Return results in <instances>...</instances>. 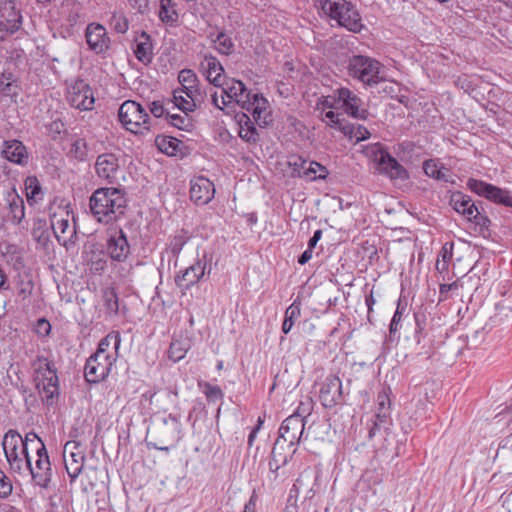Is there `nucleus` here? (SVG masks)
Here are the masks:
<instances>
[{
    "label": "nucleus",
    "instance_id": "nucleus-1",
    "mask_svg": "<svg viewBox=\"0 0 512 512\" xmlns=\"http://www.w3.org/2000/svg\"><path fill=\"white\" fill-rule=\"evenodd\" d=\"M89 205L97 221L108 224L124 213L126 199L117 188H99L90 197Z\"/></svg>",
    "mask_w": 512,
    "mask_h": 512
},
{
    "label": "nucleus",
    "instance_id": "nucleus-2",
    "mask_svg": "<svg viewBox=\"0 0 512 512\" xmlns=\"http://www.w3.org/2000/svg\"><path fill=\"white\" fill-rule=\"evenodd\" d=\"M159 110L160 104L153 101L150 111L154 115V120L160 117ZM118 117L125 129L135 134L148 132L153 124V118L145 112L139 103L132 100L122 103L118 111Z\"/></svg>",
    "mask_w": 512,
    "mask_h": 512
},
{
    "label": "nucleus",
    "instance_id": "nucleus-3",
    "mask_svg": "<svg viewBox=\"0 0 512 512\" xmlns=\"http://www.w3.org/2000/svg\"><path fill=\"white\" fill-rule=\"evenodd\" d=\"M322 11L349 31L359 32L362 27L361 17L357 9L346 0H321Z\"/></svg>",
    "mask_w": 512,
    "mask_h": 512
},
{
    "label": "nucleus",
    "instance_id": "nucleus-4",
    "mask_svg": "<svg viewBox=\"0 0 512 512\" xmlns=\"http://www.w3.org/2000/svg\"><path fill=\"white\" fill-rule=\"evenodd\" d=\"M304 427V419L299 414H293L282 422L279 428V437L275 441L271 452V460L269 462L270 469L274 468V464L276 470L279 468L277 459L278 449H282L285 444L292 447L299 443Z\"/></svg>",
    "mask_w": 512,
    "mask_h": 512
},
{
    "label": "nucleus",
    "instance_id": "nucleus-5",
    "mask_svg": "<svg viewBox=\"0 0 512 512\" xmlns=\"http://www.w3.org/2000/svg\"><path fill=\"white\" fill-rule=\"evenodd\" d=\"M348 73L368 86L385 80L382 65L377 60L363 55H354L348 60Z\"/></svg>",
    "mask_w": 512,
    "mask_h": 512
},
{
    "label": "nucleus",
    "instance_id": "nucleus-6",
    "mask_svg": "<svg viewBox=\"0 0 512 512\" xmlns=\"http://www.w3.org/2000/svg\"><path fill=\"white\" fill-rule=\"evenodd\" d=\"M2 446L12 470L20 472L24 465L29 464L26 442L18 432L9 430L3 438Z\"/></svg>",
    "mask_w": 512,
    "mask_h": 512
},
{
    "label": "nucleus",
    "instance_id": "nucleus-7",
    "mask_svg": "<svg viewBox=\"0 0 512 512\" xmlns=\"http://www.w3.org/2000/svg\"><path fill=\"white\" fill-rule=\"evenodd\" d=\"M375 169L389 176L391 179H403L406 177V170L398 161L393 158L380 144H375L367 150Z\"/></svg>",
    "mask_w": 512,
    "mask_h": 512
},
{
    "label": "nucleus",
    "instance_id": "nucleus-8",
    "mask_svg": "<svg viewBox=\"0 0 512 512\" xmlns=\"http://www.w3.org/2000/svg\"><path fill=\"white\" fill-rule=\"evenodd\" d=\"M115 361V352L106 354L102 351H96L86 361L84 369L86 380L90 383H98L104 380L109 375Z\"/></svg>",
    "mask_w": 512,
    "mask_h": 512
},
{
    "label": "nucleus",
    "instance_id": "nucleus-9",
    "mask_svg": "<svg viewBox=\"0 0 512 512\" xmlns=\"http://www.w3.org/2000/svg\"><path fill=\"white\" fill-rule=\"evenodd\" d=\"M63 461L70 482L73 483L84 470L85 450L77 441H68L63 448Z\"/></svg>",
    "mask_w": 512,
    "mask_h": 512
},
{
    "label": "nucleus",
    "instance_id": "nucleus-10",
    "mask_svg": "<svg viewBox=\"0 0 512 512\" xmlns=\"http://www.w3.org/2000/svg\"><path fill=\"white\" fill-rule=\"evenodd\" d=\"M51 228L58 242L68 248L69 244H74L76 236L75 223L70 222V213L64 208H59L51 216Z\"/></svg>",
    "mask_w": 512,
    "mask_h": 512
},
{
    "label": "nucleus",
    "instance_id": "nucleus-11",
    "mask_svg": "<svg viewBox=\"0 0 512 512\" xmlns=\"http://www.w3.org/2000/svg\"><path fill=\"white\" fill-rule=\"evenodd\" d=\"M24 468H27L30 471L32 479L36 485L42 488L48 487L51 480V467L49 457L43 443H41V447L37 448L34 464L29 457V464L24 465Z\"/></svg>",
    "mask_w": 512,
    "mask_h": 512
},
{
    "label": "nucleus",
    "instance_id": "nucleus-12",
    "mask_svg": "<svg viewBox=\"0 0 512 512\" xmlns=\"http://www.w3.org/2000/svg\"><path fill=\"white\" fill-rule=\"evenodd\" d=\"M467 186L479 196L485 197L495 203L512 207V196L507 190L473 178L468 180Z\"/></svg>",
    "mask_w": 512,
    "mask_h": 512
},
{
    "label": "nucleus",
    "instance_id": "nucleus-13",
    "mask_svg": "<svg viewBox=\"0 0 512 512\" xmlns=\"http://www.w3.org/2000/svg\"><path fill=\"white\" fill-rule=\"evenodd\" d=\"M67 100L72 107L84 111L91 110L95 101L90 86L84 80H76L69 86Z\"/></svg>",
    "mask_w": 512,
    "mask_h": 512
},
{
    "label": "nucleus",
    "instance_id": "nucleus-14",
    "mask_svg": "<svg viewBox=\"0 0 512 512\" xmlns=\"http://www.w3.org/2000/svg\"><path fill=\"white\" fill-rule=\"evenodd\" d=\"M95 172L100 179L107 183H117L121 175L119 159L113 153L99 155L95 162Z\"/></svg>",
    "mask_w": 512,
    "mask_h": 512
},
{
    "label": "nucleus",
    "instance_id": "nucleus-15",
    "mask_svg": "<svg viewBox=\"0 0 512 512\" xmlns=\"http://www.w3.org/2000/svg\"><path fill=\"white\" fill-rule=\"evenodd\" d=\"M343 398L342 382L336 375H329L322 382L319 390V400L326 408H333L341 403Z\"/></svg>",
    "mask_w": 512,
    "mask_h": 512
},
{
    "label": "nucleus",
    "instance_id": "nucleus-16",
    "mask_svg": "<svg viewBox=\"0 0 512 512\" xmlns=\"http://www.w3.org/2000/svg\"><path fill=\"white\" fill-rule=\"evenodd\" d=\"M338 102L347 114L350 116L365 120L369 113L366 108L363 107V101L348 88H340L337 91Z\"/></svg>",
    "mask_w": 512,
    "mask_h": 512
},
{
    "label": "nucleus",
    "instance_id": "nucleus-17",
    "mask_svg": "<svg viewBox=\"0 0 512 512\" xmlns=\"http://www.w3.org/2000/svg\"><path fill=\"white\" fill-rule=\"evenodd\" d=\"M242 108L251 113L259 125H267L270 121L269 103L262 95L254 94L242 105Z\"/></svg>",
    "mask_w": 512,
    "mask_h": 512
},
{
    "label": "nucleus",
    "instance_id": "nucleus-18",
    "mask_svg": "<svg viewBox=\"0 0 512 512\" xmlns=\"http://www.w3.org/2000/svg\"><path fill=\"white\" fill-rule=\"evenodd\" d=\"M214 193V184L209 179L200 176L191 181L190 198L196 205L209 203Z\"/></svg>",
    "mask_w": 512,
    "mask_h": 512
},
{
    "label": "nucleus",
    "instance_id": "nucleus-19",
    "mask_svg": "<svg viewBox=\"0 0 512 512\" xmlns=\"http://www.w3.org/2000/svg\"><path fill=\"white\" fill-rule=\"evenodd\" d=\"M84 260L93 273L101 274L107 266V257L102 245L89 242L84 249Z\"/></svg>",
    "mask_w": 512,
    "mask_h": 512
},
{
    "label": "nucleus",
    "instance_id": "nucleus-20",
    "mask_svg": "<svg viewBox=\"0 0 512 512\" xmlns=\"http://www.w3.org/2000/svg\"><path fill=\"white\" fill-rule=\"evenodd\" d=\"M86 41L91 50L103 53L109 48L110 39L104 26L91 23L86 28Z\"/></svg>",
    "mask_w": 512,
    "mask_h": 512
},
{
    "label": "nucleus",
    "instance_id": "nucleus-21",
    "mask_svg": "<svg viewBox=\"0 0 512 512\" xmlns=\"http://www.w3.org/2000/svg\"><path fill=\"white\" fill-rule=\"evenodd\" d=\"M107 251L111 259L122 262L130 253V246L122 230L116 231L107 242Z\"/></svg>",
    "mask_w": 512,
    "mask_h": 512
},
{
    "label": "nucleus",
    "instance_id": "nucleus-22",
    "mask_svg": "<svg viewBox=\"0 0 512 512\" xmlns=\"http://www.w3.org/2000/svg\"><path fill=\"white\" fill-rule=\"evenodd\" d=\"M200 67L206 76V79L214 86H222L224 80V68L219 60L213 55H204Z\"/></svg>",
    "mask_w": 512,
    "mask_h": 512
},
{
    "label": "nucleus",
    "instance_id": "nucleus-23",
    "mask_svg": "<svg viewBox=\"0 0 512 512\" xmlns=\"http://www.w3.org/2000/svg\"><path fill=\"white\" fill-rule=\"evenodd\" d=\"M222 90L227 99L231 102L234 100L241 106L250 97V92L246 89L243 82L236 79H228L222 81Z\"/></svg>",
    "mask_w": 512,
    "mask_h": 512
},
{
    "label": "nucleus",
    "instance_id": "nucleus-24",
    "mask_svg": "<svg viewBox=\"0 0 512 512\" xmlns=\"http://www.w3.org/2000/svg\"><path fill=\"white\" fill-rule=\"evenodd\" d=\"M32 236L37 243V248L48 251L52 245L49 226L46 220L36 218L33 220Z\"/></svg>",
    "mask_w": 512,
    "mask_h": 512
},
{
    "label": "nucleus",
    "instance_id": "nucleus-25",
    "mask_svg": "<svg viewBox=\"0 0 512 512\" xmlns=\"http://www.w3.org/2000/svg\"><path fill=\"white\" fill-rule=\"evenodd\" d=\"M205 264L201 261L195 262L193 265L185 269L181 276L176 278V282L180 287L189 288L196 284L204 275Z\"/></svg>",
    "mask_w": 512,
    "mask_h": 512
},
{
    "label": "nucleus",
    "instance_id": "nucleus-26",
    "mask_svg": "<svg viewBox=\"0 0 512 512\" xmlns=\"http://www.w3.org/2000/svg\"><path fill=\"white\" fill-rule=\"evenodd\" d=\"M318 475L311 469H306L294 484L298 492H302L306 498H312L316 494L314 486L316 485Z\"/></svg>",
    "mask_w": 512,
    "mask_h": 512
},
{
    "label": "nucleus",
    "instance_id": "nucleus-27",
    "mask_svg": "<svg viewBox=\"0 0 512 512\" xmlns=\"http://www.w3.org/2000/svg\"><path fill=\"white\" fill-rule=\"evenodd\" d=\"M34 370H35V382L36 383H42L44 381H50L53 379H58V376L56 374V370L53 368L52 363L48 361L47 358L44 357H38L34 363Z\"/></svg>",
    "mask_w": 512,
    "mask_h": 512
},
{
    "label": "nucleus",
    "instance_id": "nucleus-28",
    "mask_svg": "<svg viewBox=\"0 0 512 512\" xmlns=\"http://www.w3.org/2000/svg\"><path fill=\"white\" fill-rule=\"evenodd\" d=\"M2 154L7 160L18 164L27 157L25 146L17 140L6 141Z\"/></svg>",
    "mask_w": 512,
    "mask_h": 512
},
{
    "label": "nucleus",
    "instance_id": "nucleus-29",
    "mask_svg": "<svg viewBox=\"0 0 512 512\" xmlns=\"http://www.w3.org/2000/svg\"><path fill=\"white\" fill-rule=\"evenodd\" d=\"M307 163L306 160L302 159L301 157H298L293 165L295 166H299L301 169L304 170V175L310 177V179H325L327 174H328V171L326 169V167H324L323 165H321L320 163L318 162H315V161H311L309 163V167L306 168L305 167V164Z\"/></svg>",
    "mask_w": 512,
    "mask_h": 512
},
{
    "label": "nucleus",
    "instance_id": "nucleus-30",
    "mask_svg": "<svg viewBox=\"0 0 512 512\" xmlns=\"http://www.w3.org/2000/svg\"><path fill=\"white\" fill-rule=\"evenodd\" d=\"M7 202L9 209L7 218L13 223H20V221L24 218L25 215L23 199L16 194H10L7 199Z\"/></svg>",
    "mask_w": 512,
    "mask_h": 512
},
{
    "label": "nucleus",
    "instance_id": "nucleus-31",
    "mask_svg": "<svg viewBox=\"0 0 512 512\" xmlns=\"http://www.w3.org/2000/svg\"><path fill=\"white\" fill-rule=\"evenodd\" d=\"M36 388L42 398L48 405L53 403L55 397L59 395L58 379L36 383Z\"/></svg>",
    "mask_w": 512,
    "mask_h": 512
},
{
    "label": "nucleus",
    "instance_id": "nucleus-32",
    "mask_svg": "<svg viewBox=\"0 0 512 512\" xmlns=\"http://www.w3.org/2000/svg\"><path fill=\"white\" fill-rule=\"evenodd\" d=\"M135 55L143 63H149L152 58V44L148 34L143 32L138 40Z\"/></svg>",
    "mask_w": 512,
    "mask_h": 512
},
{
    "label": "nucleus",
    "instance_id": "nucleus-33",
    "mask_svg": "<svg viewBox=\"0 0 512 512\" xmlns=\"http://www.w3.org/2000/svg\"><path fill=\"white\" fill-rule=\"evenodd\" d=\"M21 27V15L13 12L12 18L0 21V41L17 32Z\"/></svg>",
    "mask_w": 512,
    "mask_h": 512
},
{
    "label": "nucleus",
    "instance_id": "nucleus-34",
    "mask_svg": "<svg viewBox=\"0 0 512 512\" xmlns=\"http://www.w3.org/2000/svg\"><path fill=\"white\" fill-rule=\"evenodd\" d=\"M120 343V334L118 332H111L100 341L97 351H102L103 353L106 354H111L112 352H115L116 358Z\"/></svg>",
    "mask_w": 512,
    "mask_h": 512
},
{
    "label": "nucleus",
    "instance_id": "nucleus-35",
    "mask_svg": "<svg viewBox=\"0 0 512 512\" xmlns=\"http://www.w3.org/2000/svg\"><path fill=\"white\" fill-rule=\"evenodd\" d=\"M188 112H182V114H171L165 112L162 107V117L165 115V120L169 125L174 126L178 129L185 130L190 126V119L188 118Z\"/></svg>",
    "mask_w": 512,
    "mask_h": 512
},
{
    "label": "nucleus",
    "instance_id": "nucleus-36",
    "mask_svg": "<svg viewBox=\"0 0 512 512\" xmlns=\"http://www.w3.org/2000/svg\"><path fill=\"white\" fill-rule=\"evenodd\" d=\"M173 103L182 112H192L195 110L197 104L193 98H188L182 91L178 89L173 91Z\"/></svg>",
    "mask_w": 512,
    "mask_h": 512
},
{
    "label": "nucleus",
    "instance_id": "nucleus-37",
    "mask_svg": "<svg viewBox=\"0 0 512 512\" xmlns=\"http://www.w3.org/2000/svg\"><path fill=\"white\" fill-rule=\"evenodd\" d=\"M300 316V303L294 301L285 311V318L282 324V331L288 334L294 324V321Z\"/></svg>",
    "mask_w": 512,
    "mask_h": 512
},
{
    "label": "nucleus",
    "instance_id": "nucleus-38",
    "mask_svg": "<svg viewBox=\"0 0 512 512\" xmlns=\"http://www.w3.org/2000/svg\"><path fill=\"white\" fill-rule=\"evenodd\" d=\"M341 131L349 138L356 139L357 142L366 140L370 136V132L362 125L345 124L341 127Z\"/></svg>",
    "mask_w": 512,
    "mask_h": 512
},
{
    "label": "nucleus",
    "instance_id": "nucleus-39",
    "mask_svg": "<svg viewBox=\"0 0 512 512\" xmlns=\"http://www.w3.org/2000/svg\"><path fill=\"white\" fill-rule=\"evenodd\" d=\"M496 458L506 462L512 468V433L501 441Z\"/></svg>",
    "mask_w": 512,
    "mask_h": 512
},
{
    "label": "nucleus",
    "instance_id": "nucleus-40",
    "mask_svg": "<svg viewBox=\"0 0 512 512\" xmlns=\"http://www.w3.org/2000/svg\"><path fill=\"white\" fill-rule=\"evenodd\" d=\"M374 417L375 419L373 420V425L369 430L370 439L373 438L381 429H387L390 421V412L377 410Z\"/></svg>",
    "mask_w": 512,
    "mask_h": 512
},
{
    "label": "nucleus",
    "instance_id": "nucleus-41",
    "mask_svg": "<svg viewBox=\"0 0 512 512\" xmlns=\"http://www.w3.org/2000/svg\"><path fill=\"white\" fill-rule=\"evenodd\" d=\"M82 490L88 492L90 489L96 486L99 480V471L96 467L88 466L84 467Z\"/></svg>",
    "mask_w": 512,
    "mask_h": 512
},
{
    "label": "nucleus",
    "instance_id": "nucleus-42",
    "mask_svg": "<svg viewBox=\"0 0 512 512\" xmlns=\"http://www.w3.org/2000/svg\"><path fill=\"white\" fill-rule=\"evenodd\" d=\"M162 153L168 156L182 154L181 141L171 136L162 137Z\"/></svg>",
    "mask_w": 512,
    "mask_h": 512
},
{
    "label": "nucleus",
    "instance_id": "nucleus-43",
    "mask_svg": "<svg viewBox=\"0 0 512 512\" xmlns=\"http://www.w3.org/2000/svg\"><path fill=\"white\" fill-rule=\"evenodd\" d=\"M215 44V49L224 55H229L232 53L234 48V43L232 39L226 35L225 33L221 32L217 35L216 39L213 40Z\"/></svg>",
    "mask_w": 512,
    "mask_h": 512
},
{
    "label": "nucleus",
    "instance_id": "nucleus-44",
    "mask_svg": "<svg viewBox=\"0 0 512 512\" xmlns=\"http://www.w3.org/2000/svg\"><path fill=\"white\" fill-rule=\"evenodd\" d=\"M179 15L171 0H162V23L173 25L178 22Z\"/></svg>",
    "mask_w": 512,
    "mask_h": 512
},
{
    "label": "nucleus",
    "instance_id": "nucleus-45",
    "mask_svg": "<svg viewBox=\"0 0 512 512\" xmlns=\"http://www.w3.org/2000/svg\"><path fill=\"white\" fill-rule=\"evenodd\" d=\"M188 350V345L184 341L175 340L171 343L168 357L174 362L181 360Z\"/></svg>",
    "mask_w": 512,
    "mask_h": 512
},
{
    "label": "nucleus",
    "instance_id": "nucleus-46",
    "mask_svg": "<svg viewBox=\"0 0 512 512\" xmlns=\"http://www.w3.org/2000/svg\"><path fill=\"white\" fill-rule=\"evenodd\" d=\"M470 197L463 194L462 192H455L451 195L450 204L453 209L461 215L466 209V206L470 202Z\"/></svg>",
    "mask_w": 512,
    "mask_h": 512
},
{
    "label": "nucleus",
    "instance_id": "nucleus-47",
    "mask_svg": "<svg viewBox=\"0 0 512 512\" xmlns=\"http://www.w3.org/2000/svg\"><path fill=\"white\" fill-rule=\"evenodd\" d=\"M18 93V87L10 78H6L4 75L0 78V97H14Z\"/></svg>",
    "mask_w": 512,
    "mask_h": 512
},
{
    "label": "nucleus",
    "instance_id": "nucleus-48",
    "mask_svg": "<svg viewBox=\"0 0 512 512\" xmlns=\"http://www.w3.org/2000/svg\"><path fill=\"white\" fill-rule=\"evenodd\" d=\"M178 80L182 88L185 86L193 88V85L199 82L197 75L190 69L181 70L178 75Z\"/></svg>",
    "mask_w": 512,
    "mask_h": 512
},
{
    "label": "nucleus",
    "instance_id": "nucleus-49",
    "mask_svg": "<svg viewBox=\"0 0 512 512\" xmlns=\"http://www.w3.org/2000/svg\"><path fill=\"white\" fill-rule=\"evenodd\" d=\"M25 186L28 200H36L41 194V187L36 177H28Z\"/></svg>",
    "mask_w": 512,
    "mask_h": 512
},
{
    "label": "nucleus",
    "instance_id": "nucleus-50",
    "mask_svg": "<svg viewBox=\"0 0 512 512\" xmlns=\"http://www.w3.org/2000/svg\"><path fill=\"white\" fill-rule=\"evenodd\" d=\"M104 301L105 306L110 313L116 314L118 312V297L113 289H107L104 292Z\"/></svg>",
    "mask_w": 512,
    "mask_h": 512
},
{
    "label": "nucleus",
    "instance_id": "nucleus-51",
    "mask_svg": "<svg viewBox=\"0 0 512 512\" xmlns=\"http://www.w3.org/2000/svg\"><path fill=\"white\" fill-rule=\"evenodd\" d=\"M71 155L78 160H85L87 156V146L83 139H77L71 147Z\"/></svg>",
    "mask_w": 512,
    "mask_h": 512
},
{
    "label": "nucleus",
    "instance_id": "nucleus-52",
    "mask_svg": "<svg viewBox=\"0 0 512 512\" xmlns=\"http://www.w3.org/2000/svg\"><path fill=\"white\" fill-rule=\"evenodd\" d=\"M178 90L182 91V93L185 94L188 98H193L196 104L201 103L204 99V95L201 92L199 82L196 85H193V88L185 86Z\"/></svg>",
    "mask_w": 512,
    "mask_h": 512
},
{
    "label": "nucleus",
    "instance_id": "nucleus-53",
    "mask_svg": "<svg viewBox=\"0 0 512 512\" xmlns=\"http://www.w3.org/2000/svg\"><path fill=\"white\" fill-rule=\"evenodd\" d=\"M239 136L247 142H256L258 140V133L254 126H241Z\"/></svg>",
    "mask_w": 512,
    "mask_h": 512
},
{
    "label": "nucleus",
    "instance_id": "nucleus-54",
    "mask_svg": "<svg viewBox=\"0 0 512 512\" xmlns=\"http://www.w3.org/2000/svg\"><path fill=\"white\" fill-rule=\"evenodd\" d=\"M204 394L209 400L216 401L223 397V393L218 386H213L209 383L204 384Z\"/></svg>",
    "mask_w": 512,
    "mask_h": 512
},
{
    "label": "nucleus",
    "instance_id": "nucleus-55",
    "mask_svg": "<svg viewBox=\"0 0 512 512\" xmlns=\"http://www.w3.org/2000/svg\"><path fill=\"white\" fill-rule=\"evenodd\" d=\"M12 492V484L5 473L0 470V498H5Z\"/></svg>",
    "mask_w": 512,
    "mask_h": 512
},
{
    "label": "nucleus",
    "instance_id": "nucleus-56",
    "mask_svg": "<svg viewBox=\"0 0 512 512\" xmlns=\"http://www.w3.org/2000/svg\"><path fill=\"white\" fill-rule=\"evenodd\" d=\"M377 405H378L377 410L390 412L391 401H390L388 393L385 390H382L378 393Z\"/></svg>",
    "mask_w": 512,
    "mask_h": 512
},
{
    "label": "nucleus",
    "instance_id": "nucleus-57",
    "mask_svg": "<svg viewBox=\"0 0 512 512\" xmlns=\"http://www.w3.org/2000/svg\"><path fill=\"white\" fill-rule=\"evenodd\" d=\"M423 169L427 176L436 179L439 173V163L432 159L426 160L423 164Z\"/></svg>",
    "mask_w": 512,
    "mask_h": 512
},
{
    "label": "nucleus",
    "instance_id": "nucleus-58",
    "mask_svg": "<svg viewBox=\"0 0 512 512\" xmlns=\"http://www.w3.org/2000/svg\"><path fill=\"white\" fill-rule=\"evenodd\" d=\"M459 287H462V283L457 280L451 284H441L440 285V298L439 301H444L448 298V292L457 290Z\"/></svg>",
    "mask_w": 512,
    "mask_h": 512
},
{
    "label": "nucleus",
    "instance_id": "nucleus-59",
    "mask_svg": "<svg viewBox=\"0 0 512 512\" xmlns=\"http://www.w3.org/2000/svg\"><path fill=\"white\" fill-rule=\"evenodd\" d=\"M112 23L114 25V29L118 33H125L128 30V21L122 15L114 14L112 17Z\"/></svg>",
    "mask_w": 512,
    "mask_h": 512
},
{
    "label": "nucleus",
    "instance_id": "nucleus-60",
    "mask_svg": "<svg viewBox=\"0 0 512 512\" xmlns=\"http://www.w3.org/2000/svg\"><path fill=\"white\" fill-rule=\"evenodd\" d=\"M211 102L215 107H217L220 110H223L224 107L230 103L225 93H223V90L221 91L220 95H218L217 92L211 94Z\"/></svg>",
    "mask_w": 512,
    "mask_h": 512
},
{
    "label": "nucleus",
    "instance_id": "nucleus-61",
    "mask_svg": "<svg viewBox=\"0 0 512 512\" xmlns=\"http://www.w3.org/2000/svg\"><path fill=\"white\" fill-rule=\"evenodd\" d=\"M479 209L478 207L475 205V203L472 201V199H470V202L469 204L466 206V209L465 211L463 212V216L469 220V221H472L473 218H476L477 215L479 214Z\"/></svg>",
    "mask_w": 512,
    "mask_h": 512
},
{
    "label": "nucleus",
    "instance_id": "nucleus-62",
    "mask_svg": "<svg viewBox=\"0 0 512 512\" xmlns=\"http://www.w3.org/2000/svg\"><path fill=\"white\" fill-rule=\"evenodd\" d=\"M325 119H327V124L330 125L331 127H337L341 130V127L344 125L341 123L340 121V118H339V114L333 112V111H328L325 113Z\"/></svg>",
    "mask_w": 512,
    "mask_h": 512
},
{
    "label": "nucleus",
    "instance_id": "nucleus-63",
    "mask_svg": "<svg viewBox=\"0 0 512 512\" xmlns=\"http://www.w3.org/2000/svg\"><path fill=\"white\" fill-rule=\"evenodd\" d=\"M186 237L184 235H177L170 243V249L173 254H177L183 245L186 243Z\"/></svg>",
    "mask_w": 512,
    "mask_h": 512
},
{
    "label": "nucleus",
    "instance_id": "nucleus-64",
    "mask_svg": "<svg viewBox=\"0 0 512 512\" xmlns=\"http://www.w3.org/2000/svg\"><path fill=\"white\" fill-rule=\"evenodd\" d=\"M472 222H474L476 225L480 226L481 228H488L490 224V220L488 217L481 212L477 215L476 218L472 219Z\"/></svg>",
    "mask_w": 512,
    "mask_h": 512
}]
</instances>
